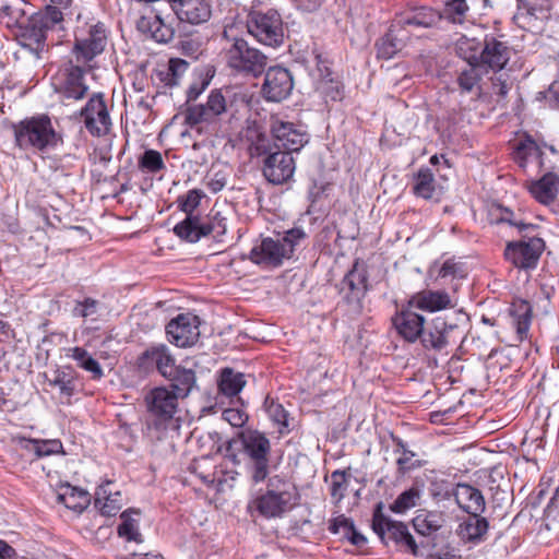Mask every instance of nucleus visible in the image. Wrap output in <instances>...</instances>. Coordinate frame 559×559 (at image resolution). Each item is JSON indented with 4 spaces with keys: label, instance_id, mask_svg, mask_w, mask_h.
Segmentation results:
<instances>
[{
    "label": "nucleus",
    "instance_id": "nucleus-63",
    "mask_svg": "<svg viewBox=\"0 0 559 559\" xmlns=\"http://www.w3.org/2000/svg\"><path fill=\"white\" fill-rule=\"evenodd\" d=\"M15 444L20 450L26 451L28 453H33L35 455V449H36V440L35 439H27V438H16Z\"/></svg>",
    "mask_w": 559,
    "mask_h": 559
},
{
    "label": "nucleus",
    "instance_id": "nucleus-37",
    "mask_svg": "<svg viewBox=\"0 0 559 559\" xmlns=\"http://www.w3.org/2000/svg\"><path fill=\"white\" fill-rule=\"evenodd\" d=\"M69 357L78 362V366L85 371L92 373V378L97 380L104 376V371L99 362L94 359L86 349L82 347H73L69 349Z\"/></svg>",
    "mask_w": 559,
    "mask_h": 559
},
{
    "label": "nucleus",
    "instance_id": "nucleus-48",
    "mask_svg": "<svg viewBox=\"0 0 559 559\" xmlns=\"http://www.w3.org/2000/svg\"><path fill=\"white\" fill-rule=\"evenodd\" d=\"M491 221L496 224L507 223L510 226L519 228L520 230L533 228L532 224H525L522 221L516 219L514 213L511 210L502 206H497L491 210Z\"/></svg>",
    "mask_w": 559,
    "mask_h": 559
},
{
    "label": "nucleus",
    "instance_id": "nucleus-1",
    "mask_svg": "<svg viewBox=\"0 0 559 559\" xmlns=\"http://www.w3.org/2000/svg\"><path fill=\"white\" fill-rule=\"evenodd\" d=\"M223 39L224 58L233 71L254 78L262 74L267 63V57L263 52L234 35L233 26L224 28Z\"/></svg>",
    "mask_w": 559,
    "mask_h": 559
},
{
    "label": "nucleus",
    "instance_id": "nucleus-13",
    "mask_svg": "<svg viewBox=\"0 0 559 559\" xmlns=\"http://www.w3.org/2000/svg\"><path fill=\"white\" fill-rule=\"evenodd\" d=\"M545 243L542 238L531 237L524 241L509 242L504 250L506 259L520 269L535 267Z\"/></svg>",
    "mask_w": 559,
    "mask_h": 559
},
{
    "label": "nucleus",
    "instance_id": "nucleus-64",
    "mask_svg": "<svg viewBox=\"0 0 559 559\" xmlns=\"http://www.w3.org/2000/svg\"><path fill=\"white\" fill-rule=\"evenodd\" d=\"M457 265L454 262L445 261L439 269L438 277L445 278L448 276H455Z\"/></svg>",
    "mask_w": 559,
    "mask_h": 559
},
{
    "label": "nucleus",
    "instance_id": "nucleus-38",
    "mask_svg": "<svg viewBox=\"0 0 559 559\" xmlns=\"http://www.w3.org/2000/svg\"><path fill=\"white\" fill-rule=\"evenodd\" d=\"M145 355L156 365L157 370L164 378L171 376V372L178 367L164 346L154 347L147 350Z\"/></svg>",
    "mask_w": 559,
    "mask_h": 559
},
{
    "label": "nucleus",
    "instance_id": "nucleus-10",
    "mask_svg": "<svg viewBox=\"0 0 559 559\" xmlns=\"http://www.w3.org/2000/svg\"><path fill=\"white\" fill-rule=\"evenodd\" d=\"M180 399L167 386H158L148 392L145 401L147 411L156 427L166 426L167 423L174 419Z\"/></svg>",
    "mask_w": 559,
    "mask_h": 559
},
{
    "label": "nucleus",
    "instance_id": "nucleus-9",
    "mask_svg": "<svg viewBox=\"0 0 559 559\" xmlns=\"http://www.w3.org/2000/svg\"><path fill=\"white\" fill-rule=\"evenodd\" d=\"M74 36V52L78 61H91L104 51L107 44L106 29L102 23L78 26Z\"/></svg>",
    "mask_w": 559,
    "mask_h": 559
},
{
    "label": "nucleus",
    "instance_id": "nucleus-32",
    "mask_svg": "<svg viewBox=\"0 0 559 559\" xmlns=\"http://www.w3.org/2000/svg\"><path fill=\"white\" fill-rule=\"evenodd\" d=\"M110 483L99 486L95 492V507L99 509L103 515L112 516L121 508V495L119 491L115 493L109 490Z\"/></svg>",
    "mask_w": 559,
    "mask_h": 559
},
{
    "label": "nucleus",
    "instance_id": "nucleus-55",
    "mask_svg": "<svg viewBox=\"0 0 559 559\" xmlns=\"http://www.w3.org/2000/svg\"><path fill=\"white\" fill-rule=\"evenodd\" d=\"M189 63L181 59H170L168 67V75L171 78L167 79V84H178V79L187 71Z\"/></svg>",
    "mask_w": 559,
    "mask_h": 559
},
{
    "label": "nucleus",
    "instance_id": "nucleus-36",
    "mask_svg": "<svg viewBox=\"0 0 559 559\" xmlns=\"http://www.w3.org/2000/svg\"><path fill=\"white\" fill-rule=\"evenodd\" d=\"M513 317L516 326V334L519 341H523L527 337V333L532 320V307L525 300H520L513 305Z\"/></svg>",
    "mask_w": 559,
    "mask_h": 559
},
{
    "label": "nucleus",
    "instance_id": "nucleus-46",
    "mask_svg": "<svg viewBox=\"0 0 559 559\" xmlns=\"http://www.w3.org/2000/svg\"><path fill=\"white\" fill-rule=\"evenodd\" d=\"M480 43L476 39L462 37L457 44L456 49L461 58H463L468 64H477L479 58Z\"/></svg>",
    "mask_w": 559,
    "mask_h": 559
},
{
    "label": "nucleus",
    "instance_id": "nucleus-24",
    "mask_svg": "<svg viewBox=\"0 0 559 559\" xmlns=\"http://www.w3.org/2000/svg\"><path fill=\"white\" fill-rule=\"evenodd\" d=\"M84 74L85 71L79 66H71L68 69L66 80L59 90L62 102L85 97L88 86L84 82Z\"/></svg>",
    "mask_w": 559,
    "mask_h": 559
},
{
    "label": "nucleus",
    "instance_id": "nucleus-4",
    "mask_svg": "<svg viewBox=\"0 0 559 559\" xmlns=\"http://www.w3.org/2000/svg\"><path fill=\"white\" fill-rule=\"evenodd\" d=\"M306 238L304 229L298 227L287 230L282 238H265L251 249L250 260L255 264L278 266L292 258Z\"/></svg>",
    "mask_w": 559,
    "mask_h": 559
},
{
    "label": "nucleus",
    "instance_id": "nucleus-31",
    "mask_svg": "<svg viewBox=\"0 0 559 559\" xmlns=\"http://www.w3.org/2000/svg\"><path fill=\"white\" fill-rule=\"evenodd\" d=\"M138 28L143 33H150L158 43H167L173 38V28L164 23L159 15L153 17L142 16L138 22Z\"/></svg>",
    "mask_w": 559,
    "mask_h": 559
},
{
    "label": "nucleus",
    "instance_id": "nucleus-35",
    "mask_svg": "<svg viewBox=\"0 0 559 559\" xmlns=\"http://www.w3.org/2000/svg\"><path fill=\"white\" fill-rule=\"evenodd\" d=\"M406 29L402 26L396 29L393 26L389 33L381 39L379 45V53L384 58H392L397 51L405 46Z\"/></svg>",
    "mask_w": 559,
    "mask_h": 559
},
{
    "label": "nucleus",
    "instance_id": "nucleus-58",
    "mask_svg": "<svg viewBox=\"0 0 559 559\" xmlns=\"http://www.w3.org/2000/svg\"><path fill=\"white\" fill-rule=\"evenodd\" d=\"M354 523L344 515H340L334 519L333 523L330 525V531L334 534L343 533L345 535L354 527Z\"/></svg>",
    "mask_w": 559,
    "mask_h": 559
},
{
    "label": "nucleus",
    "instance_id": "nucleus-6",
    "mask_svg": "<svg viewBox=\"0 0 559 559\" xmlns=\"http://www.w3.org/2000/svg\"><path fill=\"white\" fill-rule=\"evenodd\" d=\"M239 445L251 461L252 480L255 484L263 481L269 474L270 440L257 430H247L239 435Z\"/></svg>",
    "mask_w": 559,
    "mask_h": 559
},
{
    "label": "nucleus",
    "instance_id": "nucleus-27",
    "mask_svg": "<svg viewBox=\"0 0 559 559\" xmlns=\"http://www.w3.org/2000/svg\"><path fill=\"white\" fill-rule=\"evenodd\" d=\"M527 189L532 197L542 204L551 203L559 191V176L548 171L540 179L531 181Z\"/></svg>",
    "mask_w": 559,
    "mask_h": 559
},
{
    "label": "nucleus",
    "instance_id": "nucleus-34",
    "mask_svg": "<svg viewBox=\"0 0 559 559\" xmlns=\"http://www.w3.org/2000/svg\"><path fill=\"white\" fill-rule=\"evenodd\" d=\"M413 191L417 197L426 200L438 199L441 188L436 185L433 175L429 168H420L415 177Z\"/></svg>",
    "mask_w": 559,
    "mask_h": 559
},
{
    "label": "nucleus",
    "instance_id": "nucleus-54",
    "mask_svg": "<svg viewBox=\"0 0 559 559\" xmlns=\"http://www.w3.org/2000/svg\"><path fill=\"white\" fill-rule=\"evenodd\" d=\"M332 485H331V496L340 502L344 498V492L346 489L345 486V472L335 471L331 475Z\"/></svg>",
    "mask_w": 559,
    "mask_h": 559
},
{
    "label": "nucleus",
    "instance_id": "nucleus-45",
    "mask_svg": "<svg viewBox=\"0 0 559 559\" xmlns=\"http://www.w3.org/2000/svg\"><path fill=\"white\" fill-rule=\"evenodd\" d=\"M484 72L478 64H468V69L463 70L457 78L460 88L466 93L473 92L478 86Z\"/></svg>",
    "mask_w": 559,
    "mask_h": 559
},
{
    "label": "nucleus",
    "instance_id": "nucleus-17",
    "mask_svg": "<svg viewBox=\"0 0 559 559\" xmlns=\"http://www.w3.org/2000/svg\"><path fill=\"white\" fill-rule=\"evenodd\" d=\"M294 87L290 72L283 67H272L266 71L262 93L266 100L281 102Z\"/></svg>",
    "mask_w": 559,
    "mask_h": 559
},
{
    "label": "nucleus",
    "instance_id": "nucleus-19",
    "mask_svg": "<svg viewBox=\"0 0 559 559\" xmlns=\"http://www.w3.org/2000/svg\"><path fill=\"white\" fill-rule=\"evenodd\" d=\"M511 48L495 37H486L479 52L477 64L487 72L501 71L506 68L511 57Z\"/></svg>",
    "mask_w": 559,
    "mask_h": 559
},
{
    "label": "nucleus",
    "instance_id": "nucleus-50",
    "mask_svg": "<svg viewBox=\"0 0 559 559\" xmlns=\"http://www.w3.org/2000/svg\"><path fill=\"white\" fill-rule=\"evenodd\" d=\"M516 154L524 160L527 158H533L537 162L542 169H547L544 160V152L534 141L527 140L526 142L521 143L518 147Z\"/></svg>",
    "mask_w": 559,
    "mask_h": 559
},
{
    "label": "nucleus",
    "instance_id": "nucleus-43",
    "mask_svg": "<svg viewBox=\"0 0 559 559\" xmlns=\"http://www.w3.org/2000/svg\"><path fill=\"white\" fill-rule=\"evenodd\" d=\"M133 511H126L121 514V523L118 526V534L120 537L129 542L141 543L142 535L139 532L138 520L133 519L131 514ZM138 515V512H134Z\"/></svg>",
    "mask_w": 559,
    "mask_h": 559
},
{
    "label": "nucleus",
    "instance_id": "nucleus-16",
    "mask_svg": "<svg viewBox=\"0 0 559 559\" xmlns=\"http://www.w3.org/2000/svg\"><path fill=\"white\" fill-rule=\"evenodd\" d=\"M226 111V99L218 90L212 91L205 104L188 107L185 114L186 123L191 128L202 122H212Z\"/></svg>",
    "mask_w": 559,
    "mask_h": 559
},
{
    "label": "nucleus",
    "instance_id": "nucleus-30",
    "mask_svg": "<svg viewBox=\"0 0 559 559\" xmlns=\"http://www.w3.org/2000/svg\"><path fill=\"white\" fill-rule=\"evenodd\" d=\"M247 381L242 372L226 367L221 370L217 381L218 391L228 397L238 395L245 388Z\"/></svg>",
    "mask_w": 559,
    "mask_h": 559
},
{
    "label": "nucleus",
    "instance_id": "nucleus-49",
    "mask_svg": "<svg viewBox=\"0 0 559 559\" xmlns=\"http://www.w3.org/2000/svg\"><path fill=\"white\" fill-rule=\"evenodd\" d=\"M266 403V413L271 420L278 426V432L285 433L288 429V413L284 407L273 401Z\"/></svg>",
    "mask_w": 559,
    "mask_h": 559
},
{
    "label": "nucleus",
    "instance_id": "nucleus-47",
    "mask_svg": "<svg viewBox=\"0 0 559 559\" xmlns=\"http://www.w3.org/2000/svg\"><path fill=\"white\" fill-rule=\"evenodd\" d=\"M467 11L468 5L465 0H450L445 3L439 16L440 19H447L452 23H462Z\"/></svg>",
    "mask_w": 559,
    "mask_h": 559
},
{
    "label": "nucleus",
    "instance_id": "nucleus-21",
    "mask_svg": "<svg viewBox=\"0 0 559 559\" xmlns=\"http://www.w3.org/2000/svg\"><path fill=\"white\" fill-rule=\"evenodd\" d=\"M181 22L199 25L210 20L212 7L209 0H167Z\"/></svg>",
    "mask_w": 559,
    "mask_h": 559
},
{
    "label": "nucleus",
    "instance_id": "nucleus-28",
    "mask_svg": "<svg viewBox=\"0 0 559 559\" xmlns=\"http://www.w3.org/2000/svg\"><path fill=\"white\" fill-rule=\"evenodd\" d=\"M174 233L183 240L197 242L201 237L212 234L213 226L204 225V222L197 215H187L174 227Z\"/></svg>",
    "mask_w": 559,
    "mask_h": 559
},
{
    "label": "nucleus",
    "instance_id": "nucleus-26",
    "mask_svg": "<svg viewBox=\"0 0 559 559\" xmlns=\"http://www.w3.org/2000/svg\"><path fill=\"white\" fill-rule=\"evenodd\" d=\"M453 495L457 506L468 514L484 512L485 499L477 488L467 484H457Z\"/></svg>",
    "mask_w": 559,
    "mask_h": 559
},
{
    "label": "nucleus",
    "instance_id": "nucleus-23",
    "mask_svg": "<svg viewBox=\"0 0 559 559\" xmlns=\"http://www.w3.org/2000/svg\"><path fill=\"white\" fill-rule=\"evenodd\" d=\"M407 301L411 307L428 312L454 307L450 295L444 290L424 289L412 295Z\"/></svg>",
    "mask_w": 559,
    "mask_h": 559
},
{
    "label": "nucleus",
    "instance_id": "nucleus-29",
    "mask_svg": "<svg viewBox=\"0 0 559 559\" xmlns=\"http://www.w3.org/2000/svg\"><path fill=\"white\" fill-rule=\"evenodd\" d=\"M445 523L442 512L421 510L413 519L415 531L423 536H431L437 533Z\"/></svg>",
    "mask_w": 559,
    "mask_h": 559
},
{
    "label": "nucleus",
    "instance_id": "nucleus-62",
    "mask_svg": "<svg viewBox=\"0 0 559 559\" xmlns=\"http://www.w3.org/2000/svg\"><path fill=\"white\" fill-rule=\"evenodd\" d=\"M204 225L213 226V233L216 235H224L226 233V223L225 218L221 216L219 213H216L209 223H204Z\"/></svg>",
    "mask_w": 559,
    "mask_h": 559
},
{
    "label": "nucleus",
    "instance_id": "nucleus-61",
    "mask_svg": "<svg viewBox=\"0 0 559 559\" xmlns=\"http://www.w3.org/2000/svg\"><path fill=\"white\" fill-rule=\"evenodd\" d=\"M226 183H227V179H226L225 175L222 173H216L210 179L207 186L212 192L216 193V192H219L221 190H223L224 187L226 186Z\"/></svg>",
    "mask_w": 559,
    "mask_h": 559
},
{
    "label": "nucleus",
    "instance_id": "nucleus-53",
    "mask_svg": "<svg viewBox=\"0 0 559 559\" xmlns=\"http://www.w3.org/2000/svg\"><path fill=\"white\" fill-rule=\"evenodd\" d=\"M62 443L59 440H36L35 457L59 453Z\"/></svg>",
    "mask_w": 559,
    "mask_h": 559
},
{
    "label": "nucleus",
    "instance_id": "nucleus-15",
    "mask_svg": "<svg viewBox=\"0 0 559 559\" xmlns=\"http://www.w3.org/2000/svg\"><path fill=\"white\" fill-rule=\"evenodd\" d=\"M296 170V162L288 152H274L263 160V176L273 185H283L289 181Z\"/></svg>",
    "mask_w": 559,
    "mask_h": 559
},
{
    "label": "nucleus",
    "instance_id": "nucleus-14",
    "mask_svg": "<svg viewBox=\"0 0 559 559\" xmlns=\"http://www.w3.org/2000/svg\"><path fill=\"white\" fill-rule=\"evenodd\" d=\"M200 320L192 313H181L173 319L166 326L170 343L178 347L194 345L200 336Z\"/></svg>",
    "mask_w": 559,
    "mask_h": 559
},
{
    "label": "nucleus",
    "instance_id": "nucleus-3",
    "mask_svg": "<svg viewBox=\"0 0 559 559\" xmlns=\"http://www.w3.org/2000/svg\"><path fill=\"white\" fill-rule=\"evenodd\" d=\"M63 20L60 9L46 5L44 11L37 12L21 23L17 40L22 48L28 50L36 58L46 47V34Z\"/></svg>",
    "mask_w": 559,
    "mask_h": 559
},
{
    "label": "nucleus",
    "instance_id": "nucleus-8",
    "mask_svg": "<svg viewBox=\"0 0 559 559\" xmlns=\"http://www.w3.org/2000/svg\"><path fill=\"white\" fill-rule=\"evenodd\" d=\"M383 503L376 506L372 516V530L385 544L392 542L412 554L416 555L417 545L407 526L399 521L386 518L383 512Z\"/></svg>",
    "mask_w": 559,
    "mask_h": 559
},
{
    "label": "nucleus",
    "instance_id": "nucleus-7",
    "mask_svg": "<svg viewBox=\"0 0 559 559\" xmlns=\"http://www.w3.org/2000/svg\"><path fill=\"white\" fill-rule=\"evenodd\" d=\"M247 28L259 43L278 47L284 41V26L277 11H252L247 19Z\"/></svg>",
    "mask_w": 559,
    "mask_h": 559
},
{
    "label": "nucleus",
    "instance_id": "nucleus-52",
    "mask_svg": "<svg viewBox=\"0 0 559 559\" xmlns=\"http://www.w3.org/2000/svg\"><path fill=\"white\" fill-rule=\"evenodd\" d=\"M203 197L204 192L200 189L189 190L178 199L179 206L187 215H193V211L200 205Z\"/></svg>",
    "mask_w": 559,
    "mask_h": 559
},
{
    "label": "nucleus",
    "instance_id": "nucleus-5",
    "mask_svg": "<svg viewBox=\"0 0 559 559\" xmlns=\"http://www.w3.org/2000/svg\"><path fill=\"white\" fill-rule=\"evenodd\" d=\"M15 142L21 148L45 150L55 146L58 135L46 115L24 119L13 126Z\"/></svg>",
    "mask_w": 559,
    "mask_h": 559
},
{
    "label": "nucleus",
    "instance_id": "nucleus-22",
    "mask_svg": "<svg viewBox=\"0 0 559 559\" xmlns=\"http://www.w3.org/2000/svg\"><path fill=\"white\" fill-rule=\"evenodd\" d=\"M456 330V324L448 322L442 317H436L428 324L427 329H424L420 337L421 343L426 348L441 350L452 341Z\"/></svg>",
    "mask_w": 559,
    "mask_h": 559
},
{
    "label": "nucleus",
    "instance_id": "nucleus-41",
    "mask_svg": "<svg viewBox=\"0 0 559 559\" xmlns=\"http://www.w3.org/2000/svg\"><path fill=\"white\" fill-rule=\"evenodd\" d=\"M138 167L145 174H157L166 168L162 154L156 150H146L139 157Z\"/></svg>",
    "mask_w": 559,
    "mask_h": 559
},
{
    "label": "nucleus",
    "instance_id": "nucleus-44",
    "mask_svg": "<svg viewBox=\"0 0 559 559\" xmlns=\"http://www.w3.org/2000/svg\"><path fill=\"white\" fill-rule=\"evenodd\" d=\"M420 497V490L417 487H412L397 496L395 501L390 506V510L394 513H405L417 506Z\"/></svg>",
    "mask_w": 559,
    "mask_h": 559
},
{
    "label": "nucleus",
    "instance_id": "nucleus-25",
    "mask_svg": "<svg viewBox=\"0 0 559 559\" xmlns=\"http://www.w3.org/2000/svg\"><path fill=\"white\" fill-rule=\"evenodd\" d=\"M488 527V521L480 513L469 514L459 524L456 534L465 543L478 544L485 539Z\"/></svg>",
    "mask_w": 559,
    "mask_h": 559
},
{
    "label": "nucleus",
    "instance_id": "nucleus-20",
    "mask_svg": "<svg viewBox=\"0 0 559 559\" xmlns=\"http://www.w3.org/2000/svg\"><path fill=\"white\" fill-rule=\"evenodd\" d=\"M415 307H411L408 301L393 317V325L397 333L407 342L414 343L424 332L425 318L417 313Z\"/></svg>",
    "mask_w": 559,
    "mask_h": 559
},
{
    "label": "nucleus",
    "instance_id": "nucleus-56",
    "mask_svg": "<svg viewBox=\"0 0 559 559\" xmlns=\"http://www.w3.org/2000/svg\"><path fill=\"white\" fill-rule=\"evenodd\" d=\"M223 418L233 427L240 428L247 423L248 415L239 408H227L223 412Z\"/></svg>",
    "mask_w": 559,
    "mask_h": 559
},
{
    "label": "nucleus",
    "instance_id": "nucleus-57",
    "mask_svg": "<svg viewBox=\"0 0 559 559\" xmlns=\"http://www.w3.org/2000/svg\"><path fill=\"white\" fill-rule=\"evenodd\" d=\"M97 311V301L91 298H86L82 302H78L73 310L74 316L87 318L95 314Z\"/></svg>",
    "mask_w": 559,
    "mask_h": 559
},
{
    "label": "nucleus",
    "instance_id": "nucleus-60",
    "mask_svg": "<svg viewBox=\"0 0 559 559\" xmlns=\"http://www.w3.org/2000/svg\"><path fill=\"white\" fill-rule=\"evenodd\" d=\"M545 98L555 108H559V79L556 80L545 94Z\"/></svg>",
    "mask_w": 559,
    "mask_h": 559
},
{
    "label": "nucleus",
    "instance_id": "nucleus-42",
    "mask_svg": "<svg viewBox=\"0 0 559 559\" xmlns=\"http://www.w3.org/2000/svg\"><path fill=\"white\" fill-rule=\"evenodd\" d=\"M49 384L58 388L62 395L71 397L75 390V378L70 368H62L55 371Z\"/></svg>",
    "mask_w": 559,
    "mask_h": 559
},
{
    "label": "nucleus",
    "instance_id": "nucleus-51",
    "mask_svg": "<svg viewBox=\"0 0 559 559\" xmlns=\"http://www.w3.org/2000/svg\"><path fill=\"white\" fill-rule=\"evenodd\" d=\"M250 143L248 145L249 155L253 157H261L263 155H269L270 151V141L266 135L252 132L249 138Z\"/></svg>",
    "mask_w": 559,
    "mask_h": 559
},
{
    "label": "nucleus",
    "instance_id": "nucleus-18",
    "mask_svg": "<svg viewBox=\"0 0 559 559\" xmlns=\"http://www.w3.org/2000/svg\"><path fill=\"white\" fill-rule=\"evenodd\" d=\"M276 145L288 153L299 152L308 142L309 135L301 126L276 120L272 123Z\"/></svg>",
    "mask_w": 559,
    "mask_h": 559
},
{
    "label": "nucleus",
    "instance_id": "nucleus-40",
    "mask_svg": "<svg viewBox=\"0 0 559 559\" xmlns=\"http://www.w3.org/2000/svg\"><path fill=\"white\" fill-rule=\"evenodd\" d=\"M440 20L439 14L431 8H421L411 16L403 17L399 24L406 29L407 26L431 27Z\"/></svg>",
    "mask_w": 559,
    "mask_h": 559
},
{
    "label": "nucleus",
    "instance_id": "nucleus-11",
    "mask_svg": "<svg viewBox=\"0 0 559 559\" xmlns=\"http://www.w3.org/2000/svg\"><path fill=\"white\" fill-rule=\"evenodd\" d=\"M336 287L342 301L354 312H359L362 307V298L367 292V275L365 270L355 263Z\"/></svg>",
    "mask_w": 559,
    "mask_h": 559
},
{
    "label": "nucleus",
    "instance_id": "nucleus-12",
    "mask_svg": "<svg viewBox=\"0 0 559 559\" xmlns=\"http://www.w3.org/2000/svg\"><path fill=\"white\" fill-rule=\"evenodd\" d=\"M80 114L85 128L92 135L103 136L109 133L111 119L102 94H94Z\"/></svg>",
    "mask_w": 559,
    "mask_h": 559
},
{
    "label": "nucleus",
    "instance_id": "nucleus-33",
    "mask_svg": "<svg viewBox=\"0 0 559 559\" xmlns=\"http://www.w3.org/2000/svg\"><path fill=\"white\" fill-rule=\"evenodd\" d=\"M166 379L171 383L169 389L181 399H185L190 394L197 382L194 371L180 366H178L176 370L171 372V376Z\"/></svg>",
    "mask_w": 559,
    "mask_h": 559
},
{
    "label": "nucleus",
    "instance_id": "nucleus-39",
    "mask_svg": "<svg viewBox=\"0 0 559 559\" xmlns=\"http://www.w3.org/2000/svg\"><path fill=\"white\" fill-rule=\"evenodd\" d=\"M58 500L67 508L82 511L90 502L88 493L83 489L66 486L64 491L58 495Z\"/></svg>",
    "mask_w": 559,
    "mask_h": 559
},
{
    "label": "nucleus",
    "instance_id": "nucleus-59",
    "mask_svg": "<svg viewBox=\"0 0 559 559\" xmlns=\"http://www.w3.org/2000/svg\"><path fill=\"white\" fill-rule=\"evenodd\" d=\"M397 444L402 449V454L396 460V464L399 466V469L401 472L408 471L412 467V463L411 462H412V459L414 457L415 454L412 451H408V450L405 449L404 443L402 442V440H399Z\"/></svg>",
    "mask_w": 559,
    "mask_h": 559
},
{
    "label": "nucleus",
    "instance_id": "nucleus-2",
    "mask_svg": "<svg viewBox=\"0 0 559 559\" xmlns=\"http://www.w3.org/2000/svg\"><path fill=\"white\" fill-rule=\"evenodd\" d=\"M296 489L285 477L274 475L267 479L266 491L255 497L248 506L265 519L281 518L294 503Z\"/></svg>",
    "mask_w": 559,
    "mask_h": 559
}]
</instances>
